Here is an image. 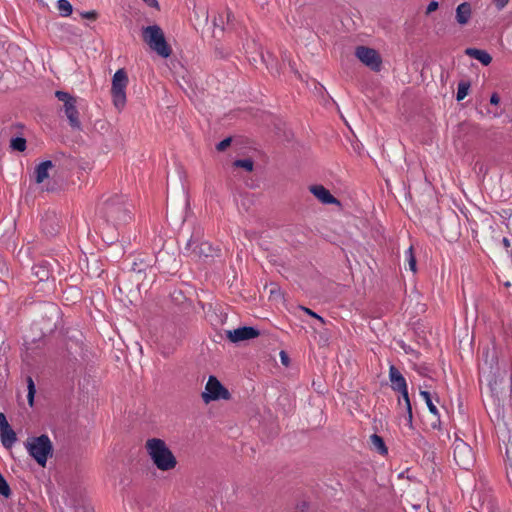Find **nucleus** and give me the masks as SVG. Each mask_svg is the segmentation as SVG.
<instances>
[{
  "instance_id": "28",
  "label": "nucleus",
  "mask_w": 512,
  "mask_h": 512,
  "mask_svg": "<svg viewBox=\"0 0 512 512\" xmlns=\"http://www.w3.org/2000/svg\"><path fill=\"white\" fill-rule=\"evenodd\" d=\"M405 255H406V258H407V261H408V265H409V269L413 272V273H416L417 271V267H416V258L414 256V253H413V247L410 246L406 252H405Z\"/></svg>"
},
{
  "instance_id": "23",
  "label": "nucleus",
  "mask_w": 512,
  "mask_h": 512,
  "mask_svg": "<svg viewBox=\"0 0 512 512\" xmlns=\"http://www.w3.org/2000/svg\"><path fill=\"white\" fill-rule=\"evenodd\" d=\"M57 9L61 16L68 17L73 12V7L68 0H58Z\"/></svg>"
},
{
  "instance_id": "17",
  "label": "nucleus",
  "mask_w": 512,
  "mask_h": 512,
  "mask_svg": "<svg viewBox=\"0 0 512 512\" xmlns=\"http://www.w3.org/2000/svg\"><path fill=\"white\" fill-rule=\"evenodd\" d=\"M465 53L466 55L478 60L484 66H488L492 61L491 55L486 50L477 48H467Z\"/></svg>"
},
{
  "instance_id": "2",
  "label": "nucleus",
  "mask_w": 512,
  "mask_h": 512,
  "mask_svg": "<svg viewBox=\"0 0 512 512\" xmlns=\"http://www.w3.org/2000/svg\"><path fill=\"white\" fill-rule=\"evenodd\" d=\"M25 447L29 455L41 467H45L48 458L53 455V445L46 434L40 436L29 437L25 443Z\"/></svg>"
},
{
  "instance_id": "24",
  "label": "nucleus",
  "mask_w": 512,
  "mask_h": 512,
  "mask_svg": "<svg viewBox=\"0 0 512 512\" xmlns=\"http://www.w3.org/2000/svg\"><path fill=\"white\" fill-rule=\"evenodd\" d=\"M420 396L425 401V403H426L430 413L435 415V416H438L439 415V411H438L437 407L434 405V403L432 401V397H431L430 392L424 391V390L420 391Z\"/></svg>"
},
{
  "instance_id": "10",
  "label": "nucleus",
  "mask_w": 512,
  "mask_h": 512,
  "mask_svg": "<svg viewBox=\"0 0 512 512\" xmlns=\"http://www.w3.org/2000/svg\"><path fill=\"white\" fill-rule=\"evenodd\" d=\"M260 335V331L252 326H244L234 330H228L226 332L227 338L232 343H238L245 340H250L258 337Z\"/></svg>"
},
{
  "instance_id": "22",
  "label": "nucleus",
  "mask_w": 512,
  "mask_h": 512,
  "mask_svg": "<svg viewBox=\"0 0 512 512\" xmlns=\"http://www.w3.org/2000/svg\"><path fill=\"white\" fill-rule=\"evenodd\" d=\"M370 442L373 448L381 455H386L388 453V449L384 443V440L378 434H372L370 436Z\"/></svg>"
},
{
  "instance_id": "26",
  "label": "nucleus",
  "mask_w": 512,
  "mask_h": 512,
  "mask_svg": "<svg viewBox=\"0 0 512 512\" xmlns=\"http://www.w3.org/2000/svg\"><path fill=\"white\" fill-rule=\"evenodd\" d=\"M10 148L14 151L23 152L26 149V139L24 137H14L10 140Z\"/></svg>"
},
{
  "instance_id": "34",
  "label": "nucleus",
  "mask_w": 512,
  "mask_h": 512,
  "mask_svg": "<svg viewBox=\"0 0 512 512\" xmlns=\"http://www.w3.org/2000/svg\"><path fill=\"white\" fill-rule=\"evenodd\" d=\"M148 7L153 8L155 10H160V5L158 0H142Z\"/></svg>"
},
{
  "instance_id": "37",
  "label": "nucleus",
  "mask_w": 512,
  "mask_h": 512,
  "mask_svg": "<svg viewBox=\"0 0 512 512\" xmlns=\"http://www.w3.org/2000/svg\"><path fill=\"white\" fill-rule=\"evenodd\" d=\"M500 102V97L497 93H493L490 97V103L492 105H498Z\"/></svg>"
},
{
  "instance_id": "1",
  "label": "nucleus",
  "mask_w": 512,
  "mask_h": 512,
  "mask_svg": "<svg viewBox=\"0 0 512 512\" xmlns=\"http://www.w3.org/2000/svg\"><path fill=\"white\" fill-rule=\"evenodd\" d=\"M145 448L158 470L166 472L177 466V459L164 440L149 438L145 443Z\"/></svg>"
},
{
  "instance_id": "41",
  "label": "nucleus",
  "mask_w": 512,
  "mask_h": 512,
  "mask_svg": "<svg viewBox=\"0 0 512 512\" xmlns=\"http://www.w3.org/2000/svg\"><path fill=\"white\" fill-rule=\"evenodd\" d=\"M502 244L506 249H508L510 247V240L507 237H504L502 239Z\"/></svg>"
},
{
  "instance_id": "38",
  "label": "nucleus",
  "mask_w": 512,
  "mask_h": 512,
  "mask_svg": "<svg viewBox=\"0 0 512 512\" xmlns=\"http://www.w3.org/2000/svg\"><path fill=\"white\" fill-rule=\"evenodd\" d=\"M495 3H496V6L499 8V9H503L509 0H494Z\"/></svg>"
},
{
  "instance_id": "21",
  "label": "nucleus",
  "mask_w": 512,
  "mask_h": 512,
  "mask_svg": "<svg viewBox=\"0 0 512 512\" xmlns=\"http://www.w3.org/2000/svg\"><path fill=\"white\" fill-rule=\"evenodd\" d=\"M0 438L2 445L7 449L11 448L17 441V435L12 427L0 433Z\"/></svg>"
},
{
  "instance_id": "9",
  "label": "nucleus",
  "mask_w": 512,
  "mask_h": 512,
  "mask_svg": "<svg viewBox=\"0 0 512 512\" xmlns=\"http://www.w3.org/2000/svg\"><path fill=\"white\" fill-rule=\"evenodd\" d=\"M104 212L107 220L115 225L125 221L126 210L124 203L120 204L117 197L110 198L104 203Z\"/></svg>"
},
{
  "instance_id": "27",
  "label": "nucleus",
  "mask_w": 512,
  "mask_h": 512,
  "mask_svg": "<svg viewBox=\"0 0 512 512\" xmlns=\"http://www.w3.org/2000/svg\"><path fill=\"white\" fill-rule=\"evenodd\" d=\"M27 389H28L27 401H28L29 406L32 407L34 404V396L36 393V386H35V383H34L32 377H30V376L27 377Z\"/></svg>"
},
{
  "instance_id": "7",
  "label": "nucleus",
  "mask_w": 512,
  "mask_h": 512,
  "mask_svg": "<svg viewBox=\"0 0 512 512\" xmlns=\"http://www.w3.org/2000/svg\"><path fill=\"white\" fill-rule=\"evenodd\" d=\"M230 396L228 389L215 376H209L205 390L202 392V399L206 404L221 399L228 400Z\"/></svg>"
},
{
  "instance_id": "30",
  "label": "nucleus",
  "mask_w": 512,
  "mask_h": 512,
  "mask_svg": "<svg viewBox=\"0 0 512 512\" xmlns=\"http://www.w3.org/2000/svg\"><path fill=\"white\" fill-rule=\"evenodd\" d=\"M148 267H149V264L146 261L141 259L139 262L134 261L130 267V270H132L136 273H141V272L145 271Z\"/></svg>"
},
{
  "instance_id": "20",
  "label": "nucleus",
  "mask_w": 512,
  "mask_h": 512,
  "mask_svg": "<svg viewBox=\"0 0 512 512\" xmlns=\"http://www.w3.org/2000/svg\"><path fill=\"white\" fill-rule=\"evenodd\" d=\"M85 261H86V274L89 277H99L102 274L103 269L101 268L98 259H96L94 256H92L91 263L88 258H86Z\"/></svg>"
},
{
  "instance_id": "11",
  "label": "nucleus",
  "mask_w": 512,
  "mask_h": 512,
  "mask_svg": "<svg viewBox=\"0 0 512 512\" xmlns=\"http://www.w3.org/2000/svg\"><path fill=\"white\" fill-rule=\"evenodd\" d=\"M42 231L49 237H53L59 233L60 224L58 216L55 212H47L41 221Z\"/></svg>"
},
{
  "instance_id": "8",
  "label": "nucleus",
  "mask_w": 512,
  "mask_h": 512,
  "mask_svg": "<svg viewBox=\"0 0 512 512\" xmlns=\"http://www.w3.org/2000/svg\"><path fill=\"white\" fill-rule=\"evenodd\" d=\"M356 57L366 66L373 71H380L382 66V59L379 53L372 48L365 46H358L355 51Z\"/></svg>"
},
{
  "instance_id": "33",
  "label": "nucleus",
  "mask_w": 512,
  "mask_h": 512,
  "mask_svg": "<svg viewBox=\"0 0 512 512\" xmlns=\"http://www.w3.org/2000/svg\"><path fill=\"white\" fill-rule=\"evenodd\" d=\"M80 15L82 16V18L95 20L97 18L98 14L96 11L92 10V11L81 12Z\"/></svg>"
},
{
  "instance_id": "13",
  "label": "nucleus",
  "mask_w": 512,
  "mask_h": 512,
  "mask_svg": "<svg viewBox=\"0 0 512 512\" xmlns=\"http://www.w3.org/2000/svg\"><path fill=\"white\" fill-rule=\"evenodd\" d=\"M389 380L394 391L404 390L405 387H408L405 377L394 365L389 367Z\"/></svg>"
},
{
  "instance_id": "19",
  "label": "nucleus",
  "mask_w": 512,
  "mask_h": 512,
  "mask_svg": "<svg viewBox=\"0 0 512 512\" xmlns=\"http://www.w3.org/2000/svg\"><path fill=\"white\" fill-rule=\"evenodd\" d=\"M471 17V6L468 2H463L456 8V20L460 25H465Z\"/></svg>"
},
{
  "instance_id": "6",
  "label": "nucleus",
  "mask_w": 512,
  "mask_h": 512,
  "mask_svg": "<svg viewBox=\"0 0 512 512\" xmlns=\"http://www.w3.org/2000/svg\"><path fill=\"white\" fill-rule=\"evenodd\" d=\"M453 455L456 464L464 470L474 466L475 455L472 448L463 440L456 439L453 443Z\"/></svg>"
},
{
  "instance_id": "14",
  "label": "nucleus",
  "mask_w": 512,
  "mask_h": 512,
  "mask_svg": "<svg viewBox=\"0 0 512 512\" xmlns=\"http://www.w3.org/2000/svg\"><path fill=\"white\" fill-rule=\"evenodd\" d=\"M397 392L400 393V397L398 398V405L401 406L402 403L404 404V409H405V413H406L405 419H406L408 427L412 428L413 427V414H412V407H411V402H410L409 394H408V387H405L404 390H398Z\"/></svg>"
},
{
  "instance_id": "29",
  "label": "nucleus",
  "mask_w": 512,
  "mask_h": 512,
  "mask_svg": "<svg viewBox=\"0 0 512 512\" xmlns=\"http://www.w3.org/2000/svg\"><path fill=\"white\" fill-rule=\"evenodd\" d=\"M253 161L249 158L237 159L234 161V166L245 169L246 171L253 170Z\"/></svg>"
},
{
  "instance_id": "39",
  "label": "nucleus",
  "mask_w": 512,
  "mask_h": 512,
  "mask_svg": "<svg viewBox=\"0 0 512 512\" xmlns=\"http://www.w3.org/2000/svg\"><path fill=\"white\" fill-rule=\"evenodd\" d=\"M280 356H281V361L284 365H288V362H289V358L287 356V354L284 352V351H281L280 352Z\"/></svg>"
},
{
  "instance_id": "36",
  "label": "nucleus",
  "mask_w": 512,
  "mask_h": 512,
  "mask_svg": "<svg viewBox=\"0 0 512 512\" xmlns=\"http://www.w3.org/2000/svg\"><path fill=\"white\" fill-rule=\"evenodd\" d=\"M302 309L310 316L318 319L319 321H321L322 323L324 322V319L319 316L317 313H315L314 311L310 310L309 308H306V307H302Z\"/></svg>"
},
{
  "instance_id": "12",
  "label": "nucleus",
  "mask_w": 512,
  "mask_h": 512,
  "mask_svg": "<svg viewBox=\"0 0 512 512\" xmlns=\"http://www.w3.org/2000/svg\"><path fill=\"white\" fill-rule=\"evenodd\" d=\"M310 192L323 204H337L338 200L323 185H312Z\"/></svg>"
},
{
  "instance_id": "3",
  "label": "nucleus",
  "mask_w": 512,
  "mask_h": 512,
  "mask_svg": "<svg viewBox=\"0 0 512 512\" xmlns=\"http://www.w3.org/2000/svg\"><path fill=\"white\" fill-rule=\"evenodd\" d=\"M142 37L150 49L161 58H168L172 53V49L167 43L164 33L160 26L150 25L142 30Z\"/></svg>"
},
{
  "instance_id": "18",
  "label": "nucleus",
  "mask_w": 512,
  "mask_h": 512,
  "mask_svg": "<svg viewBox=\"0 0 512 512\" xmlns=\"http://www.w3.org/2000/svg\"><path fill=\"white\" fill-rule=\"evenodd\" d=\"M33 274L39 279V281L48 280L52 274L50 269V263L48 261H42L41 263L34 265Z\"/></svg>"
},
{
  "instance_id": "15",
  "label": "nucleus",
  "mask_w": 512,
  "mask_h": 512,
  "mask_svg": "<svg viewBox=\"0 0 512 512\" xmlns=\"http://www.w3.org/2000/svg\"><path fill=\"white\" fill-rule=\"evenodd\" d=\"M54 164L51 160L41 162L35 168V182L41 184L49 176V169L53 168Z\"/></svg>"
},
{
  "instance_id": "43",
  "label": "nucleus",
  "mask_w": 512,
  "mask_h": 512,
  "mask_svg": "<svg viewBox=\"0 0 512 512\" xmlns=\"http://www.w3.org/2000/svg\"><path fill=\"white\" fill-rule=\"evenodd\" d=\"M306 508H307V503H305V502H304V503L301 505V511H304V509H306Z\"/></svg>"
},
{
  "instance_id": "35",
  "label": "nucleus",
  "mask_w": 512,
  "mask_h": 512,
  "mask_svg": "<svg viewBox=\"0 0 512 512\" xmlns=\"http://www.w3.org/2000/svg\"><path fill=\"white\" fill-rule=\"evenodd\" d=\"M438 6H439V3H438L437 1H435V0H434V1H431V2L428 4L427 8H426V13H427V14H430L431 12H433V11L437 10V9H438Z\"/></svg>"
},
{
  "instance_id": "4",
  "label": "nucleus",
  "mask_w": 512,
  "mask_h": 512,
  "mask_svg": "<svg viewBox=\"0 0 512 512\" xmlns=\"http://www.w3.org/2000/svg\"><path fill=\"white\" fill-rule=\"evenodd\" d=\"M55 97L63 102L62 110L68 119L69 125L74 130H81L82 124L79 119V112L77 109V99L68 92L57 90Z\"/></svg>"
},
{
  "instance_id": "16",
  "label": "nucleus",
  "mask_w": 512,
  "mask_h": 512,
  "mask_svg": "<svg viewBox=\"0 0 512 512\" xmlns=\"http://www.w3.org/2000/svg\"><path fill=\"white\" fill-rule=\"evenodd\" d=\"M234 16L230 10H225L222 13L214 16L213 25L215 28H218L220 31H224L226 29V25L229 26L233 20Z\"/></svg>"
},
{
  "instance_id": "42",
  "label": "nucleus",
  "mask_w": 512,
  "mask_h": 512,
  "mask_svg": "<svg viewBox=\"0 0 512 512\" xmlns=\"http://www.w3.org/2000/svg\"><path fill=\"white\" fill-rule=\"evenodd\" d=\"M12 127L22 129L24 126H23L22 124H19V123H18V124L13 125Z\"/></svg>"
},
{
  "instance_id": "32",
  "label": "nucleus",
  "mask_w": 512,
  "mask_h": 512,
  "mask_svg": "<svg viewBox=\"0 0 512 512\" xmlns=\"http://www.w3.org/2000/svg\"><path fill=\"white\" fill-rule=\"evenodd\" d=\"M231 141H232L231 137H227V138L223 139L216 145V149L218 151H224L231 144Z\"/></svg>"
},
{
  "instance_id": "25",
  "label": "nucleus",
  "mask_w": 512,
  "mask_h": 512,
  "mask_svg": "<svg viewBox=\"0 0 512 512\" xmlns=\"http://www.w3.org/2000/svg\"><path fill=\"white\" fill-rule=\"evenodd\" d=\"M470 86H471L470 82H468V81H460L458 83L457 93H456L457 101L463 100L468 95Z\"/></svg>"
},
{
  "instance_id": "31",
  "label": "nucleus",
  "mask_w": 512,
  "mask_h": 512,
  "mask_svg": "<svg viewBox=\"0 0 512 512\" xmlns=\"http://www.w3.org/2000/svg\"><path fill=\"white\" fill-rule=\"evenodd\" d=\"M11 428L4 413L0 412V433Z\"/></svg>"
},
{
  "instance_id": "5",
  "label": "nucleus",
  "mask_w": 512,
  "mask_h": 512,
  "mask_svg": "<svg viewBox=\"0 0 512 512\" xmlns=\"http://www.w3.org/2000/svg\"><path fill=\"white\" fill-rule=\"evenodd\" d=\"M126 82L127 75L125 69L117 70L112 78L111 95L113 104L119 111L123 110L126 105Z\"/></svg>"
},
{
  "instance_id": "40",
  "label": "nucleus",
  "mask_w": 512,
  "mask_h": 512,
  "mask_svg": "<svg viewBox=\"0 0 512 512\" xmlns=\"http://www.w3.org/2000/svg\"><path fill=\"white\" fill-rule=\"evenodd\" d=\"M119 491L124 496V494L126 492V484L124 483L123 479H121L120 482H119Z\"/></svg>"
}]
</instances>
